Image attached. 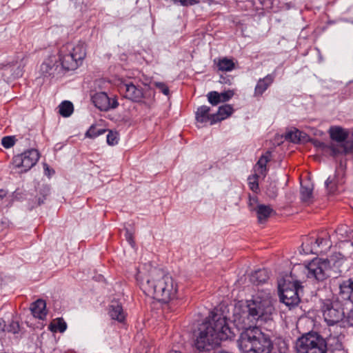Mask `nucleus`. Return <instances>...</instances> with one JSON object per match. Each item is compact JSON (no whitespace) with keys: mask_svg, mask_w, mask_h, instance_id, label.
I'll return each instance as SVG.
<instances>
[{"mask_svg":"<svg viewBox=\"0 0 353 353\" xmlns=\"http://www.w3.org/2000/svg\"><path fill=\"white\" fill-rule=\"evenodd\" d=\"M137 281L147 296L159 301L168 303L176 298L178 283L170 274L150 264H145L139 269Z\"/></svg>","mask_w":353,"mask_h":353,"instance_id":"obj_1","label":"nucleus"},{"mask_svg":"<svg viewBox=\"0 0 353 353\" xmlns=\"http://www.w3.org/2000/svg\"><path fill=\"white\" fill-rule=\"evenodd\" d=\"M195 346L200 351H209L221 341L232 339L235 334L228 326L227 319L221 314L210 312L208 320L199 328Z\"/></svg>","mask_w":353,"mask_h":353,"instance_id":"obj_2","label":"nucleus"},{"mask_svg":"<svg viewBox=\"0 0 353 353\" xmlns=\"http://www.w3.org/2000/svg\"><path fill=\"white\" fill-rule=\"evenodd\" d=\"M243 327L245 331L241 333L237 341L241 353H272L274 343L269 334L250 324L245 323Z\"/></svg>","mask_w":353,"mask_h":353,"instance_id":"obj_3","label":"nucleus"},{"mask_svg":"<svg viewBox=\"0 0 353 353\" xmlns=\"http://www.w3.org/2000/svg\"><path fill=\"white\" fill-rule=\"evenodd\" d=\"M247 307L248 317L251 318L252 322L262 325L272 321L274 306L270 291L259 290L252 299L248 301Z\"/></svg>","mask_w":353,"mask_h":353,"instance_id":"obj_4","label":"nucleus"},{"mask_svg":"<svg viewBox=\"0 0 353 353\" xmlns=\"http://www.w3.org/2000/svg\"><path fill=\"white\" fill-rule=\"evenodd\" d=\"M297 353H327L325 339L316 332L302 335L296 341Z\"/></svg>","mask_w":353,"mask_h":353,"instance_id":"obj_5","label":"nucleus"},{"mask_svg":"<svg viewBox=\"0 0 353 353\" xmlns=\"http://www.w3.org/2000/svg\"><path fill=\"white\" fill-rule=\"evenodd\" d=\"M330 269L327 260L315 259L305 266L304 273L308 279L323 281L329 276Z\"/></svg>","mask_w":353,"mask_h":353,"instance_id":"obj_6","label":"nucleus"},{"mask_svg":"<svg viewBox=\"0 0 353 353\" xmlns=\"http://www.w3.org/2000/svg\"><path fill=\"white\" fill-rule=\"evenodd\" d=\"M39 159V153L35 149L28 150L12 159V165L19 169V172H26L36 165Z\"/></svg>","mask_w":353,"mask_h":353,"instance_id":"obj_7","label":"nucleus"},{"mask_svg":"<svg viewBox=\"0 0 353 353\" xmlns=\"http://www.w3.org/2000/svg\"><path fill=\"white\" fill-rule=\"evenodd\" d=\"M279 290L281 301L287 306H294L299 303L296 282L287 283L285 281L283 284H279Z\"/></svg>","mask_w":353,"mask_h":353,"instance_id":"obj_8","label":"nucleus"},{"mask_svg":"<svg viewBox=\"0 0 353 353\" xmlns=\"http://www.w3.org/2000/svg\"><path fill=\"white\" fill-rule=\"evenodd\" d=\"M330 334L325 339L326 352L328 349L332 351L343 349V340L344 335L342 334L341 327H334L329 329Z\"/></svg>","mask_w":353,"mask_h":353,"instance_id":"obj_9","label":"nucleus"},{"mask_svg":"<svg viewBox=\"0 0 353 353\" xmlns=\"http://www.w3.org/2000/svg\"><path fill=\"white\" fill-rule=\"evenodd\" d=\"M323 318L329 325H334L344 317V312L337 305L326 303L323 310Z\"/></svg>","mask_w":353,"mask_h":353,"instance_id":"obj_10","label":"nucleus"},{"mask_svg":"<svg viewBox=\"0 0 353 353\" xmlns=\"http://www.w3.org/2000/svg\"><path fill=\"white\" fill-rule=\"evenodd\" d=\"M120 89L124 92L125 97L136 103H141L145 97V92L141 85L133 83H125Z\"/></svg>","mask_w":353,"mask_h":353,"instance_id":"obj_11","label":"nucleus"},{"mask_svg":"<svg viewBox=\"0 0 353 353\" xmlns=\"http://www.w3.org/2000/svg\"><path fill=\"white\" fill-rule=\"evenodd\" d=\"M94 105L101 111H108L110 108H115L119 103L115 99H110L105 92L95 93L92 97Z\"/></svg>","mask_w":353,"mask_h":353,"instance_id":"obj_12","label":"nucleus"},{"mask_svg":"<svg viewBox=\"0 0 353 353\" xmlns=\"http://www.w3.org/2000/svg\"><path fill=\"white\" fill-rule=\"evenodd\" d=\"M40 70L46 77H54L61 73V68L58 63V58L57 56H49L41 64Z\"/></svg>","mask_w":353,"mask_h":353,"instance_id":"obj_13","label":"nucleus"},{"mask_svg":"<svg viewBox=\"0 0 353 353\" xmlns=\"http://www.w3.org/2000/svg\"><path fill=\"white\" fill-rule=\"evenodd\" d=\"M58 58V62L60 61V68L61 72L64 70H74L79 65V61L74 59L71 53L64 54V47L60 51Z\"/></svg>","mask_w":353,"mask_h":353,"instance_id":"obj_14","label":"nucleus"},{"mask_svg":"<svg viewBox=\"0 0 353 353\" xmlns=\"http://www.w3.org/2000/svg\"><path fill=\"white\" fill-rule=\"evenodd\" d=\"M311 247L308 248L309 243H303L302 249L305 254H318L322 252L321 248H330V245L328 244V241L323 237H319L316 239H310Z\"/></svg>","mask_w":353,"mask_h":353,"instance_id":"obj_15","label":"nucleus"},{"mask_svg":"<svg viewBox=\"0 0 353 353\" xmlns=\"http://www.w3.org/2000/svg\"><path fill=\"white\" fill-rule=\"evenodd\" d=\"M339 299L353 303V279L343 280L339 284Z\"/></svg>","mask_w":353,"mask_h":353,"instance_id":"obj_16","label":"nucleus"},{"mask_svg":"<svg viewBox=\"0 0 353 353\" xmlns=\"http://www.w3.org/2000/svg\"><path fill=\"white\" fill-rule=\"evenodd\" d=\"M343 183V176H341L339 170H336L334 174L330 176L325 182L327 193L329 194H336L339 191V185Z\"/></svg>","mask_w":353,"mask_h":353,"instance_id":"obj_17","label":"nucleus"},{"mask_svg":"<svg viewBox=\"0 0 353 353\" xmlns=\"http://www.w3.org/2000/svg\"><path fill=\"white\" fill-rule=\"evenodd\" d=\"M109 314L112 319L119 322H123L125 318L123 307L117 301H112L110 305Z\"/></svg>","mask_w":353,"mask_h":353,"instance_id":"obj_18","label":"nucleus"},{"mask_svg":"<svg viewBox=\"0 0 353 353\" xmlns=\"http://www.w3.org/2000/svg\"><path fill=\"white\" fill-rule=\"evenodd\" d=\"M210 108L207 105H201L197 108L196 112V120L199 123L210 122L212 125L215 122L212 121L213 114L210 113Z\"/></svg>","mask_w":353,"mask_h":353,"instance_id":"obj_19","label":"nucleus"},{"mask_svg":"<svg viewBox=\"0 0 353 353\" xmlns=\"http://www.w3.org/2000/svg\"><path fill=\"white\" fill-rule=\"evenodd\" d=\"M274 76L272 74H268L263 79H260L254 89V96H261L263 92L268 88V87L274 81Z\"/></svg>","mask_w":353,"mask_h":353,"instance_id":"obj_20","label":"nucleus"},{"mask_svg":"<svg viewBox=\"0 0 353 353\" xmlns=\"http://www.w3.org/2000/svg\"><path fill=\"white\" fill-rule=\"evenodd\" d=\"M46 307V302L42 299H38L32 304L30 309L34 317L43 319L47 314Z\"/></svg>","mask_w":353,"mask_h":353,"instance_id":"obj_21","label":"nucleus"},{"mask_svg":"<svg viewBox=\"0 0 353 353\" xmlns=\"http://www.w3.org/2000/svg\"><path fill=\"white\" fill-rule=\"evenodd\" d=\"M272 157L271 152L267 151L264 154H263L258 162L256 163L254 169L255 172L261 174L262 176H265L267 172L266 165L268 161H270Z\"/></svg>","mask_w":353,"mask_h":353,"instance_id":"obj_22","label":"nucleus"},{"mask_svg":"<svg viewBox=\"0 0 353 353\" xmlns=\"http://www.w3.org/2000/svg\"><path fill=\"white\" fill-rule=\"evenodd\" d=\"M233 110V108L228 104L219 107L217 112L213 114L212 121L216 123L226 119L232 114Z\"/></svg>","mask_w":353,"mask_h":353,"instance_id":"obj_23","label":"nucleus"},{"mask_svg":"<svg viewBox=\"0 0 353 353\" xmlns=\"http://www.w3.org/2000/svg\"><path fill=\"white\" fill-rule=\"evenodd\" d=\"M253 210L256 212L258 221L260 223L265 221L273 212L270 205L263 204L256 205V208H254Z\"/></svg>","mask_w":353,"mask_h":353,"instance_id":"obj_24","label":"nucleus"},{"mask_svg":"<svg viewBox=\"0 0 353 353\" xmlns=\"http://www.w3.org/2000/svg\"><path fill=\"white\" fill-rule=\"evenodd\" d=\"M269 278L267 270L260 269L255 271L250 276V281L254 285H260L265 283Z\"/></svg>","mask_w":353,"mask_h":353,"instance_id":"obj_25","label":"nucleus"},{"mask_svg":"<svg viewBox=\"0 0 353 353\" xmlns=\"http://www.w3.org/2000/svg\"><path fill=\"white\" fill-rule=\"evenodd\" d=\"M72 51L70 52L74 56L79 63L81 64L86 55V48L84 43H79L75 46L72 48Z\"/></svg>","mask_w":353,"mask_h":353,"instance_id":"obj_26","label":"nucleus"},{"mask_svg":"<svg viewBox=\"0 0 353 353\" xmlns=\"http://www.w3.org/2000/svg\"><path fill=\"white\" fill-rule=\"evenodd\" d=\"M234 65L233 61L227 57L219 59L217 62V67L221 71H231L234 68Z\"/></svg>","mask_w":353,"mask_h":353,"instance_id":"obj_27","label":"nucleus"},{"mask_svg":"<svg viewBox=\"0 0 353 353\" xmlns=\"http://www.w3.org/2000/svg\"><path fill=\"white\" fill-rule=\"evenodd\" d=\"M73 105L70 101H65L59 105V112L64 117H68L73 112Z\"/></svg>","mask_w":353,"mask_h":353,"instance_id":"obj_28","label":"nucleus"},{"mask_svg":"<svg viewBox=\"0 0 353 353\" xmlns=\"http://www.w3.org/2000/svg\"><path fill=\"white\" fill-rule=\"evenodd\" d=\"M312 188L310 185H304L301 184L300 193L301 198L303 202H310L312 200Z\"/></svg>","mask_w":353,"mask_h":353,"instance_id":"obj_29","label":"nucleus"},{"mask_svg":"<svg viewBox=\"0 0 353 353\" xmlns=\"http://www.w3.org/2000/svg\"><path fill=\"white\" fill-rule=\"evenodd\" d=\"M49 328L52 332H63L67 328L66 323L62 319H58L57 321L50 323Z\"/></svg>","mask_w":353,"mask_h":353,"instance_id":"obj_30","label":"nucleus"},{"mask_svg":"<svg viewBox=\"0 0 353 353\" xmlns=\"http://www.w3.org/2000/svg\"><path fill=\"white\" fill-rule=\"evenodd\" d=\"M106 130L103 128H98L95 125H92L85 133V137L91 139H94L99 135L104 134Z\"/></svg>","mask_w":353,"mask_h":353,"instance_id":"obj_31","label":"nucleus"},{"mask_svg":"<svg viewBox=\"0 0 353 353\" xmlns=\"http://www.w3.org/2000/svg\"><path fill=\"white\" fill-rule=\"evenodd\" d=\"M266 194L270 197L274 199L277 196L278 188L275 181H270L265 190Z\"/></svg>","mask_w":353,"mask_h":353,"instance_id":"obj_32","label":"nucleus"},{"mask_svg":"<svg viewBox=\"0 0 353 353\" xmlns=\"http://www.w3.org/2000/svg\"><path fill=\"white\" fill-rule=\"evenodd\" d=\"M302 137L303 133L298 130L290 131L286 135V138L290 139L293 143H297L300 141Z\"/></svg>","mask_w":353,"mask_h":353,"instance_id":"obj_33","label":"nucleus"},{"mask_svg":"<svg viewBox=\"0 0 353 353\" xmlns=\"http://www.w3.org/2000/svg\"><path fill=\"white\" fill-rule=\"evenodd\" d=\"M208 100L212 105H216L221 102L219 93L216 91L210 92L207 94Z\"/></svg>","mask_w":353,"mask_h":353,"instance_id":"obj_34","label":"nucleus"},{"mask_svg":"<svg viewBox=\"0 0 353 353\" xmlns=\"http://www.w3.org/2000/svg\"><path fill=\"white\" fill-rule=\"evenodd\" d=\"M259 175L260 174L256 173L252 176H250L248 178L249 187L253 192H256L257 190L259 189L257 178L259 177Z\"/></svg>","mask_w":353,"mask_h":353,"instance_id":"obj_35","label":"nucleus"},{"mask_svg":"<svg viewBox=\"0 0 353 353\" xmlns=\"http://www.w3.org/2000/svg\"><path fill=\"white\" fill-rule=\"evenodd\" d=\"M118 134L115 132L110 131L107 134V143L110 145H116L118 143Z\"/></svg>","mask_w":353,"mask_h":353,"instance_id":"obj_36","label":"nucleus"},{"mask_svg":"<svg viewBox=\"0 0 353 353\" xmlns=\"http://www.w3.org/2000/svg\"><path fill=\"white\" fill-rule=\"evenodd\" d=\"M19 331V325L17 321H12L8 326L6 327V332H11L13 334L18 333Z\"/></svg>","mask_w":353,"mask_h":353,"instance_id":"obj_37","label":"nucleus"},{"mask_svg":"<svg viewBox=\"0 0 353 353\" xmlns=\"http://www.w3.org/2000/svg\"><path fill=\"white\" fill-rule=\"evenodd\" d=\"M1 144L6 148H10L14 145V138L13 137H4L1 139Z\"/></svg>","mask_w":353,"mask_h":353,"instance_id":"obj_38","label":"nucleus"},{"mask_svg":"<svg viewBox=\"0 0 353 353\" xmlns=\"http://www.w3.org/2000/svg\"><path fill=\"white\" fill-rule=\"evenodd\" d=\"M234 95L232 90H228L219 94L221 102H225L230 100Z\"/></svg>","mask_w":353,"mask_h":353,"instance_id":"obj_39","label":"nucleus"},{"mask_svg":"<svg viewBox=\"0 0 353 353\" xmlns=\"http://www.w3.org/2000/svg\"><path fill=\"white\" fill-rule=\"evenodd\" d=\"M175 4H179L183 6H192L196 3V0H171Z\"/></svg>","mask_w":353,"mask_h":353,"instance_id":"obj_40","label":"nucleus"},{"mask_svg":"<svg viewBox=\"0 0 353 353\" xmlns=\"http://www.w3.org/2000/svg\"><path fill=\"white\" fill-rule=\"evenodd\" d=\"M155 86L165 95H168L169 88L164 83L157 82L155 83Z\"/></svg>","mask_w":353,"mask_h":353,"instance_id":"obj_41","label":"nucleus"},{"mask_svg":"<svg viewBox=\"0 0 353 353\" xmlns=\"http://www.w3.org/2000/svg\"><path fill=\"white\" fill-rule=\"evenodd\" d=\"M6 325L5 321L0 319V340L3 339L6 336Z\"/></svg>","mask_w":353,"mask_h":353,"instance_id":"obj_42","label":"nucleus"},{"mask_svg":"<svg viewBox=\"0 0 353 353\" xmlns=\"http://www.w3.org/2000/svg\"><path fill=\"white\" fill-rule=\"evenodd\" d=\"M256 205H259L257 203V199L256 197H250L249 206L251 211H254V208H256Z\"/></svg>","mask_w":353,"mask_h":353,"instance_id":"obj_43","label":"nucleus"},{"mask_svg":"<svg viewBox=\"0 0 353 353\" xmlns=\"http://www.w3.org/2000/svg\"><path fill=\"white\" fill-rule=\"evenodd\" d=\"M346 321L349 325L353 326V308L350 310L347 314Z\"/></svg>","mask_w":353,"mask_h":353,"instance_id":"obj_44","label":"nucleus"},{"mask_svg":"<svg viewBox=\"0 0 353 353\" xmlns=\"http://www.w3.org/2000/svg\"><path fill=\"white\" fill-rule=\"evenodd\" d=\"M22 75V70L18 66L17 68V71L14 74H12L13 78H17Z\"/></svg>","mask_w":353,"mask_h":353,"instance_id":"obj_45","label":"nucleus"},{"mask_svg":"<svg viewBox=\"0 0 353 353\" xmlns=\"http://www.w3.org/2000/svg\"><path fill=\"white\" fill-rule=\"evenodd\" d=\"M126 239L128 241V242L131 245H132V243H134L133 241H132V235L130 234H129L128 232H127V234H126Z\"/></svg>","mask_w":353,"mask_h":353,"instance_id":"obj_46","label":"nucleus"},{"mask_svg":"<svg viewBox=\"0 0 353 353\" xmlns=\"http://www.w3.org/2000/svg\"><path fill=\"white\" fill-rule=\"evenodd\" d=\"M6 193L4 190H0V199H3L6 196Z\"/></svg>","mask_w":353,"mask_h":353,"instance_id":"obj_47","label":"nucleus"},{"mask_svg":"<svg viewBox=\"0 0 353 353\" xmlns=\"http://www.w3.org/2000/svg\"><path fill=\"white\" fill-rule=\"evenodd\" d=\"M12 68H13V66H12V65H7V66H6V68H5V70H12Z\"/></svg>","mask_w":353,"mask_h":353,"instance_id":"obj_48","label":"nucleus"},{"mask_svg":"<svg viewBox=\"0 0 353 353\" xmlns=\"http://www.w3.org/2000/svg\"><path fill=\"white\" fill-rule=\"evenodd\" d=\"M343 226H341V227H340V228H338L336 230V231H335V232H336V233H339V232H341V231L343 230Z\"/></svg>","mask_w":353,"mask_h":353,"instance_id":"obj_49","label":"nucleus"},{"mask_svg":"<svg viewBox=\"0 0 353 353\" xmlns=\"http://www.w3.org/2000/svg\"><path fill=\"white\" fill-rule=\"evenodd\" d=\"M43 199H41V198H39V199H38V205H41V203H43Z\"/></svg>","mask_w":353,"mask_h":353,"instance_id":"obj_50","label":"nucleus"},{"mask_svg":"<svg viewBox=\"0 0 353 353\" xmlns=\"http://www.w3.org/2000/svg\"><path fill=\"white\" fill-rule=\"evenodd\" d=\"M44 168L46 171H49V167L47 164H44Z\"/></svg>","mask_w":353,"mask_h":353,"instance_id":"obj_51","label":"nucleus"},{"mask_svg":"<svg viewBox=\"0 0 353 353\" xmlns=\"http://www.w3.org/2000/svg\"><path fill=\"white\" fill-rule=\"evenodd\" d=\"M171 353H181V352H171Z\"/></svg>","mask_w":353,"mask_h":353,"instance_id":"obj_52","label":"nucleus"}]
</instances>
